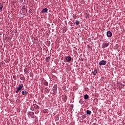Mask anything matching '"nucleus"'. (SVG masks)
<instances>
[{
	"label": "nucleus",
	"instance_id": "7",
	"mask_svg": "<svg viewBox=\"0 0 125 125\" xmlns=\"http://www.w3.org/2000/svg\"><path fill=\"white\" fill-rule=\"evenodd\" d=\"M65 60L67 61V62H70V61L72 60V58H71L70 56L66 57Z\"/></svg>",
	"mask_w": 125,
	"mask_h": 125
},
{
	"label": "nucleus",
	"instance_id": "18",
	"mask_svg": "<svg viewBox=\"0 0 125 125\" xmlns=\"http://www.w3.org/2000/svg\"><path fill=\"white\" fill-rule=\"evenodd\" d=\"M3 64H4V62H0V67H1V66L3 65Z\"/></svg>",
	"mask_w": 125,
	"mask_h": 125
},
{
	"label": "nucleus",
	"instance_id": "4",
	"mask_svg": "<svg viewBox=\"0 0 125 125\" xmlns=\"http://www.w3.org/2000/svg\"><path fill=\"white\" fill-rule=\"evenodd\" d=\"M106 36L108 38H111V37H112V32L110 31H107L106 33Z\"/></svg>",
	"mask_w": 125,
	"mask_h": 125
},
{
	"label": "nucleus",
	"instance_id": "8",
	"mask_svg": "<svg viewBox=\"0 0 125 125\" xmlns=\"http://www.w3.org/2000/svg\"><path fill=\"white\" fill-rule=\"evenodd\" d=\"M48 9H47V8H45L43 9L41 12L42 13H46V12H47Z\"/></svg>",
	"mask_w": 125,
	"mask_h": 125
},
{
	"label": "nucleus",
	"instance_id": "21",
	"mask_svg": "<svg viewBox=\"0 0 125 125\" xmlns=\"http://www.w3.org/2000/svg\"><path fill=\"white\" fill-rule=\"evenodd\" d=\"M76 25H79V21H76Z\"/></svg>",
	"mask_w": 125,
	"mask_h": 125
},
{
	"label": "nucleus",
	"instance_id": "13",
	"mask_svg": "<svg viewBox=\"0 0 125 125\" xmlns=\"http://www.w3.org/2000/svg\"><path fill=\"white\" fill-rule=\"evenodd\" d=\"M46 62H49L50 61V58L47 57L45 59Z\"/></svg>",
	"mask_w": 125,
	"mask_h": 125
},
{
	"label": "nucleus",
	"instance_id": "10",
	"mask_svg": "<svg viewBox=\"0 0 125 125\" xmlns=\"http://www.w3.org/2000/svg\"><path fill=\"white\" fill-rule=\"evenodd\" d=\"M29 116H31L32 118H34V116H35V113L33 112H30L29 113Z\"/></svg>",
	"mask_w": 125,
	"mask_h": 125
},
{
	"label": "nucleus",
	"instance_id": "2",
	"mask_svg": "<svg viewBox=\"0 0 125 125\" xmlns=\"http://www.w3.org/2000/svg\"><path fill=\"white\" fill-rule=\"evenodd\" d=\"M23 87V84H20L17 88V90L16 91V93H18V92H19V91H20V90H21Z\"/></svg>",
	"mask_w": 125,
	"mask_h": 125
},
{
	"label": "nucleus",
	"instance_id": "22",
	"mask_svg": "<svg viewBox=\"0 0 125 125\" xmlns=\"http://www.w3.org/2000/svg\"><path fill=\"white\" fill-rule=\"evenodd\" d=\"M81 61H83V59L81 60Z\"/></svg>",
	"mask_w": 125,
	"mask_h": 125
},
{
	"label": "nucleus",
	"instance_id": "17",
	"mask_svg": "<svg viewBox=\"0 0 125 125\" xmlns=\"http://www.w3.org/2000/svg\"><path fill=\"white\" fill-rule=\"evenodd\" d=\"M89 17V14H86L85 18H86V19H88Z\"/></svg>",
	"mask_w": 125,
	"mask_h": 125
},
{
	"label": "nucleus",
	"instance_id": "9",
	"mask_svg": "<svg viewBox=\"0 0 125 125\" xmlns=\"http://www.w3.org/2000/svg\"><path fill=\"white\" fill-rule=\"evenodd\" d=\"M43 84L44 85H45L46 86H47L48 85V83H47V82H46V81L45 80H44L43 82H42Z\"/></svg>",
	"mask_w": 125,
	"mask_h": 125
},
{
	"label": "nucleus",
	"instance_id": "12",
	"mask_svg": "<svg viewBox=\"0 0 125 125\" xmlns=\"http://www.w3.org/2000/svg\"><path fill=\"white\" fill-rule=\"evenodd\" d=\"M27 93H28V92H27L26 90H24L21 92V94L22 95H26V94H27Z\"/></svg>",
	"mask_w": 125,
	"mask_h": 125
},
{
	"label": "nucleus",
	"instance_id": "3",
	"mask_svg": "<svg viewBox=\"0 0 125 125\" xmlns=\"http://www.w3.org/2000/svg\"><path fill=\"white\" fill-rule=\"evenodd\" d=\"M106 63H107V62L106 61L103 60L100 62L99 65L102 66V65H106Z\"/></svg>",
	"mask_w": 125,
	"mask_h": 125
},
{
	"label": "nucleus",
	"instance_id": "16",
	"mask_svg": "<svg viewBox=\"0 0 125 125\" xmlns=\"http://www.w3.org/2000/svg\"><path fill=\"white\" fill-rule=\"evenodd\" d=\"M86 114L87 115H90V114H91V111H89V110H87Z\"/></svg>",
	"mask_w": 125,
	"mask_h": 125
},
{
	"label": "nucleus",
	"instance_id": "5",
	"mask_svg": "<svg viewBox=\"0 0 125 125\" xmlns=\"http://www.w3.org/2000/svg\"><path fill=\"white\" fill-rule=\"evenodd\" d=\"M62 98L64 102H66V101H67V99H68V98L66 97V95H62Z\"/></svg>",
	"mask_w": 125,
	"mask_h": 125
},
{
	"label": "nucleus",
	"instance_id": "1",
	"mask_svg": "<svg viewBox=\"0 0 125 125\" xmlns=\"http://www.w3.org/2000/svg\"><path fill=\"white\" fill-rule=\"evenodd\" d=\"M40 109V106L37 104H33L31 106V110L32 111H35V110H39Z\"/></svg>",
	"mask_w": 125,
	"mask_h": 125
},
{
	"label": "nucleus",
	"instance_id": "15",
	"mask_svg": "<svg viewBox=\"0 0 125 125\" xmlns=\"http://www.w3.org/2000/svg\"><path fill=\"white\" fill-rule=\"evenodd\" d=\"M84 98L85 100H87L88 98H89L88 95L86 94L84 96Z\"/></svg>",
	"mask_w": 125,
	"mask_h": 125
},
{
	"label": "nucleus",
	"instance_id": "6",
	"mask_svg": "<svg viewBox=\"0 0 125 125\" xmlns=\"http://www.w3.org/2000/svg\"><path fill=\"white\" fill-rule=\"evenodd\" d=\"M109 43L105 42V43H104L103 44L102 46L104 48H105L107 47V46H109Z\"/></svg>",
	"mask_w": 125,
	"mask_h": 125
},
{
	"label": "nucleus",
	"instance_id": "11",
	"mask_svg": "<svg viewBox=\"0 0 125 125\" xmlns=\"http://www.w3.org/2000/svg\"><path fill=\"white\" fill-rule=\"evenodd\" d=\"M53 92H56L57 90V86H54L53 88Z\"/></svg>",
	"mask_w": 125,
	"mask_h": 125
},
{
	"label": "nucleus",
	"instance_id": "14",
	"mask_svg": "<svg viewBox=\"0 0 125 125\" xmlns=\"http://www.w3.org/2000/svg\"><path fill=\"white\" fill-rule=\"evenodd\" d=\"M92 73L94 76H95V75L97 74V70L96 69L94 70V71L92 72Z\"/></svg>",
	"mask_w": 125,
	"mask_h": 125
},
{
	"label": "nucleus",
	"instance_id": "20",
	"mask_svg": "<svg viewBox=\"0 0 125 125\" xmlns=\"http://www.w3.org/2000/svg\"><path fill=\"white\" fill-rule=\"evenodd\" d=\"M81 1H80V2H81V3H84V1L83 0H80Z\"/></svg>",
	"mask_w": 125,
	"mask_h": 125
},
{
	"label": "nucleus",
	"instance_id": "19",
	"mask_svg": "<svg viewBox=\"0 0 125 125\" xmlns=\"http://www.w3.org/2000/svg\"><path fill=\"white\" fill-rule=\"evenodd\" d=\"M3 8V6L2 5H0V10H2V8Z\"/></svg>",
	"mask_w": 125,
	"mask_h": 125
}]
</instances>
